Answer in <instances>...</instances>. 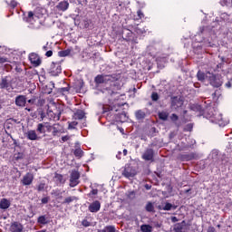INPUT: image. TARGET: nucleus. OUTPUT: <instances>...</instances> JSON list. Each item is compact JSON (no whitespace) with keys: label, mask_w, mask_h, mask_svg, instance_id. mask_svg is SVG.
<instances>
[{"label":"nucleus","mask_w":232,"mask_h":232,"mask_svg":"<svg viewBox=\"0 0 232 232\" xmlns=\"http://www.w3.org/2000/svg\"><path fill=\"white\" fill-rule=\"evenodd\" d=\"M226 23H229V14L222 13L220 14V21L218 20L217 22H213L211 26L199 27L198 32L192 38L194 53L198 55L199 53L206 52V49L213 48L215 45V39H217V30H220V24H226Z\"/></svg>","instance_id":"f257e3e1"},{"label":"nucleus","mask_w":232,"mask_h":232,"mask_svg":"<svg viewBox=\"0 0 232 232\" xmlns=\"http://www.w3.org/2000/svg\"><path fill=\"white\" fill-rule=\"evenodd\" d=\"M94 81L99 90L98 93H102L103 97L109 101L110 110H113V106L121 108L126 104L115 102V101H119V97H121L119 90L122 88V83L115 79V77L104 74L97 75Z\"/></svg>","instance_id":"f03ea898"},{"label":"nucleus","mask_w":232,"mask_h":232,"mask_svg":"<svg viewBox=\"0 0 232 232\" xmlns=\"http://www.w3.org/2000/svg\"><path fill=\"white\" fill-rule=\"evenodd\" d=\"M203 117L210 121L213 124H218L220 128H224V126L229 124V121L222 118V114L217 111V108L211 105V101L209 100L205 102Z\"/></svg>","instance_id":"7ed1b4c3"},{"label":"nucleus","mask_w":232,"mask_h":232,"mask_svg":"<svg viewBox=\"0 0 232 232\" xmlns=\"http://www.w3.org/2000/svg\"><path fill=\"white\" fill-rule=\"evenodd\" d=\"M43 12H44V9L37 7L34 11H29L27 14H24V21L28 23V28L32 30H39L41 28L43 24L41 19L44 15Z\"/></svg>","instance_id":"20e7f679"},{"label":"nucleus","mask_w":232,"mask_h":232,"mask_svg":"<svg viewBox=\"0 0 232 232\" xmlns=\"http://www.w3.org/2000/svg\"><path fill=\"white\" fill-rule=\"evenodd\" d=\"M208 82L214 88H220V86H222V84L224 83V79H222V76L218 74L215 75L210 72L208 76Z\"/></svg>","instance_id":"39448f33"},{"label":"nucleus","mask_w":232,"mask_h":232,"mask_svg":"<svg viewBox=\"0 0 232 232\" xmlns=\"http://www.w3.org/2000/svg\"><path fill=\"white\" fill-rule=\"evenodd\" d=\"M0 89L5 90L8 92L14 90V86L12 85V78H10V76L2 77L0 82Z\"/></svg>","instance_id":"423d86ee"},{"label":"nucleus","mask_w":232,"mask_h":232,"mask_svg":"<svg viewBox=\"0 0 232 232\" xmlns=\"http://www.w3.org/2000/svg\"><path fill=\"white\" fill-rule=\"evenodd\" d=\"M49 73L52 77H57L60 73H63V68L61 67V63L53 62L49 69Z\"/></svg>","instance_id":"0eeeda50"},{"label":"nucleus","mask_w":232,"mask_h":232,"mask_svg":"<svg viewBox=\"0 0 232 232\" xmlns=\"http://www.w3.org/2000/svg\"><path fill=\"white\" fill-rule=\"evenodd\" d=\"M80 179L81 173H79L76 169H72L70 175V188H75V186H79Z\"/></svg>","instance_id":"6e6552de"},{"label":"nucleus","mask_w":232,"mask_h":232,"mask_svg":"<svg viewBox=\"0 0 232 232\" xmlns=\"http://www.w3.org/2000/svg\"><path fill=\"white\" fill-rule=\"evenodd\" d=\"M170 110L171 111H177L179 108H182V105L184 104V102L179 96H173L170 99Z\"/></svg>","instance_id":"1a4fd4ad"},{"label":"nucleus","mask_w":232,"mask_h":232,"mask_svg":"<svg viewBox=\"0 0 232 232\" xmlns=\"http://www.w3.org/2000/svg\"><path fill=\"white\" fill-rule=\"evenodd\" d=\"M155 157V150L153 149H147L142 156L141 159L143 160H146V162H153Z\"/></svg>","instance_id":"9d476101"},{"label":"nucleus","mask_w":232,"mask_h":232,"mask_svg":"<svg viewBox=\"0 0 232 232\" xmlns=\"http://www.w3.org/2000/svg\"><path fill=\"white\" fill-rule=\"evenodd\" d=\"M47 117L49 121H53V122H57V121L61 120V111L55 109L54 111H48Z\"/></svg>","instance_id":"9b49d317"},{"label":"nucleus","mask_w":232,"mask_h":232,"mask_svg":"<svg viewBox=\"0 0 232 232\" xmlns=\"http://www.w3.org/2000/svg\"><path fill=\"white\" fill-rule=\"evenodd\" d=\"M122 175L126 179H133V177L137 175V170H135L133 167L126 166L124 170L122 171Z\"/></svg>","instance_id":"f8f14e48"},{"label":"nucleus","mask_w":232,"mask_h":232,"mask_svg":"<svg viewBox=\"0 0 232 232\" xmlns=\"http://www.w3.org/2000/svg\"><path fill=\"white\" fill-rule=\"evenodd\" d=\"M156 63L158 64V68H164L166 66V63H168V54H163L161 56L160 54H157Z\"/></svg>","instance_id":"ddd939ff"},{"label":"nucleus","mask_w":232,"mask_h":232,"mask_svg":"<svg viewBox=\"0 0 232 232\" xmlns=\"http://www.w3.org/2000/svg\"><path fill=\"white\" fill-rule=\"evenodd\" d=\"M133 24L124 25L122 34H126V41H131V36L133 35Z\"/></svg>","instance_id":"4468645a"},{"label":"nucleus","mask_w":232,"mask_h":232,"mask_svg":"<svg viewBox=\"0 0 232 232\" xmlns=\"http://www.w3.org/2000/svg\"><path fill=\"white\" fill-rule=\"evenodd\" d=\"M32 182H34V174L31 172H27L21 179L23 186H30Z\"/></svg>","instance_id":"2eb2a0df"},{"label":"nucleus","mask_w":232,"mask_h":232,"mask_svg":"<svg viewBox=\"0 0 232 232\" xmlns=\"http://www.w3.org/2000/svg\"><path fill=\"white\" fill-rule=\"evenodd\" d=\"M52 126L48 125V122H44V123H38L36 127V131L40 135H45L46 134V129L50 130Z\"/></svg>","instance_id":"dca6fc26"},{"label":"nucleus","mask_w":232,"mask_h":232,"mask_svg":"<svg viewBox=\"0 0 232 232\" xmlns=\"http://www.w3.org/2000/svg\"><path fill=\"white\" fill-rule=\"evenodd\" d=\"M88 209L91 213H99L101 211V201H93L89 205Z\"/></svg>","instance_id":"f3484780"},{"label":"nucleus","mask_w":232,"mask_h":232,"mask_svg":"<svg viewBox=\"0 0 232 232\" xmlns=\"http://www.w3.org/2000/svg\"><path fill=\"white\" fill-rule=\"evenodd\" d=\"M55 8L58 12H66V10L70 8V2H68V0H63L58 3Z\"/></svg>","instance_id":"a211bd4d"},{"label":"nucleus","mask_w":232,"mask_h":232,"mask_svg":"<svg viewBox=\"0 0 232 232\" xmlns=\"http://www.w3.org/2000/svg\"><path fill=\"white\" fill-rule=\"evenodd\" d=\"M218 59L220 60V63H214V65L211 66L213 72H222V69L224 68V63L226 62V58H224L223 56H218Z\"/></svg>","instance_id":"6ab92c4d"},{"label":"nucleus","mask_w":232,"mask_h":232,"mask_svg":"<svg viewBox=\"0 0 232 232\" xmlns=\"http://www.w3.org/2000/svg\"><path fill=\"white\" fill-rule=\"evenodd\" d=\"M209 75H211L210 72H204L202 71H198L197 72V79L198 81H200V82H204L207 79V81H209Z\"/></svg>","instance_id":"aec40b11"},{"label":"nucleus","mask_w":232,"mask_h":232,"mask_svg":"<svg viewBox=\"0 0 232 232\" xmlns=\"http://www.w3.org/2000/svg\"><path fill=\"white\" fill-rule=\"evenodd\" d=\"M29 61L34 66H39L41 64V58H39V55L35 53L29 54Z\"/></svg>","instance_id":"412c9836"},{"label":"nucleus","mask_w":232,"mask_h":232,"mask_svg":"<svg viewBox=\"0 0 232 232\" xmlns=\"http://www.w3.org/2000/svg\"><path fill=\"white\" fill-rule=\"evenodd\" d=\"M84 86V82L82 80H75L72 84V89L76 93L81 92V90H82V87Z\"/></svg>","instance_id":"4be33fe9"},{"label":"nucleus","mask_w":232,"mask_h":232,"mask_svg":"<svg viewBox=\"0 0 232 232\" xmlns=\"http://www.w3.org/2000/svg\"><path fill=\"white\" fill-rule=\"evenodd\" d=\"M15 104L16 106H19L21 108H23L24 106H26V96L24 95L16 96Z\"/></svg>","instance_id":"5701e85b"},{"label":"nucleus","mask_w":232,"mask_h":232,"mask_svg":"<svg viewBox=\"0 0 232 232\" xmlns=\"http://www.w3.org/2000/svg\"><path fill=\"white\" fill-rule=\"evenodd\" d=\"M25 137L28 139V140H39V136L37 135V132L34 130H30L25 133Z\"/></svg>","instance_id":"b1692460"},{"label":"nucleus","mask_w":232,"mask_h":232,"mask_svg":"<svg viewBox=\"0 0 232 232\" xmlns=\"http://www.w3.org/2000/svg\"><path fill=\"white\" fill-rule=\"evenodd\" d=\"M10 231L12 232H23V225L19 222L12 223L10 227Z\"/></svg>","instance_id":"393cba45"},{"label":"nucleus","mask_w":232,"mask_h":232,"mask_svg":"<svg viewBox=\"0 0 232 232\" xmlns=\"http://www.w3.org/2000/svg\"><path fill=\"white\" fill-rule=\"evenodd\" d=\"M184 227H186V221L183 220L180 223H177L174 225L173 232H184Z\"/></svg>","instance_id":"a878e982"},{"label":"nucleus","mask_w":232,"mask_h":232,"mask_svg":"<svg viewBox=\"0 0 232 232\" xmlns=\"http://www.w3.org/2000/svg\"><path fill=\"white\" fill-rule=\"evenodd\" d=\"M37 222L42 226H46L50 222V219H48V216L43 215L37 218Z\"/></svg>","instance_id":"bb28decb"},{"label":"nucleus","mask_w":232,"mask_h":232,"mask_svg":"<svg viewBox=\"0 0 232 232\" xmlns=\"http://www.w3.org/2000/svg\"><path fill=\"white\" fill-rule=\"evenodd\" d=\"M197 157V155L193 152L189 153V154H183L181 155V160L188 162L189 160H193V159H195Z\"/></svg>","instance_id":"cd10ccee"},{"label":"nucleus","mask_w":232,"mask_h":232,"mask_svg":"<svg viewBox=\"0 0 232 232\" xmlns=\"http://www.w3.org/2000/svg\"><path fill=\"white\" fill-rule=\"evenodd\" d=\"M84 117H85V113H84V111L82 110H77L73 114V118L78 121L84 119Z\"/></svg>","instance_id":"c85d7f7f"},{"label":"nucleus","mask_w":232,"mask_h":232,"mask_svg":"<svg viewBox=\"0 0 232 232\" xmlns=\"http://www.w3.org/2000/svg\"><path fill=\"white\" fill-rule=\"evenodd\" d=\"M10 208V200L2 198L0 200V209H8Z\"/></svg>","instance_id":"c756f323"},{"label":"nucleus","mask_w":232,"mask_h":232,"mask_svg":"<svg viewBox=\"0 0 232 232\" xmlns=\"http://www.w3.org/2000/svg\"><path fill=\"white\" fill-rule=\"evenodd\" d=\"M54 180L57 184H64L66 182V179L62 174H55Z\"/></svg>","instance_id":"7c9ffc66"},{"label":"nucleus","mask_w":232,"mask_h":232,"mask_svg":"<svg viewBox=\"0 0 232 232\" xmlns=\"http://www.w3.org/2000/svg\"><path fill=\"white\" fill-rule=\"evenodd\" d=\"M158 117L160 121H168V118L169 117V112L166 111H160L158 113Z\"/></svg>","instance_id":"2f4dec72"},{"label":"nucleus","mask_w":232,"mask_h":232,"mask_svg":"<svg viewBox=\"0 0 232 232\" xmlns=\"http://www.w3.org/2000/svg\"><path fill=\"white\" fill-rule=\"evenodd\" d=\"M141 232H153V227L151 225L143 224L140 226Z\"/></svg>","instance_id":"473e14b6"},{"label":"nucleus","mask_w":232,"mask_h":232,"mask_svg":"<svg viewBox=\"0 0 232 232\" xmlns=\"http://www.w3.org/2000/svg\"><path fill=\"white\" fill-rule=\"evenodd\" d=\"M145 209L148 213H155V206L151 202L147 203Z\"/></svg>","instance_id":"72a5a7b5"},{"label":"nucleus","mask_w":232,"mask_h":232,"mask_svg":"<svg viewBox=\"0 0 232 232\" xmlns=\"http://www.w3.org/2000/svg\"><path fill=\"white\" fill-rule=\"evenodd\" d=\"M208 159H211L213 161L217 160L218 159V150H213L208 155Z\"/></svg>","instance_id":"f704fd0d"},{"label":"nucleus","mask_w":232,"mask_h":232,"mask_svg":"<svg viewBox=\"0 0 232 232\" xmlns=\"http://www.w3.org/2000/svg\"><path fill=\"white\" fill-rule=\"evenodd\" d=\"M101 232H117L115 226H106L104 228L101 230Z\"/></svg>","instance_id":"c9c22d12"},{"label":"nucleus","mask_w":232,"mask_h":232,"mask_svg":"<svg viewBox=\"0 0 232 232\" xmlns=\"http://www.w3.org/2000/svg\"><path fill=\"white\" fill-rule=\"evenodd\" d=\"M70 53H72V50L67 49L64 51H60L58 53L59 57H68V55H70Z\"/></svg>","instance_id":"e433bc0d"},{"label":"nucleus","mask_w":232,"mask_h":232,"mask_svg":"<svg viewBox=\"0 0 232 232\" xmlns=\"http://www.w3.org/2000/svg\"><path fill=\"white\" fill-rule=\"evenodd\" d=\"M70 90H72V87L68 85L67 87H63L59 89L60 93H63V95H67V93H70Z\"/></svg>","instance_id":"4c0bfd02"},{"label":"nucleus","mask_w":232,"mask_h":232,"mask_svg":"<svg viewBox=\"0 0 232 232\" xmlns=\"http://www.w3.org/2000/svg\"><path fill=\"white\" fill-rule=\"evenodd\" d=\"M77 200V197L75 196H71V197H68L64 199L63 201V204H72V202Z\"/></svg>","instance_id":"58836bf2"},{"label":"nucleus","mask_w":232,"mask_h":232,"mask_svg":"<svg viewBox=\"0 0 232 232\" xmlns=\"http://www.w3.org/2000/svg\"><path fill=\"white\" fill-rule=\"evenodd\" d=\"M90 188H91L92 190L88 194V197H93V195H98L99 194V189L94 188L93 186H92V185L90 186Z\"/></svg>","instance_id":"ea45409f"},{"label":"nucleus","mask_w":232,"mask_h":232,"mask_svg":"<svg viewBox=\"0 0 232 232\" xmlns=\"http://www.w3.org/2000/svg\"><path fill=\"white\" fill-rule=\"evenodd\" d=\"M74 155H75V157L81 158V157H82V155H84V151H82V150H81V149H76L74 150Z\"/></svg>","instance_id":"a19ab883"},{"label":"nucleus","mask_w":232,"mask_h":232,"mask_svg":"<svg viewBox=\"0 0 232 232\" xmlns=\"http://www.w3.org/2000/svg\"><path fill=\"white\" fill-rule=\"evenodd\" d=\"M39 115L40 117L38 118V121L40 122H43V121H44V119H46V113L43 111H39Z\"/></svg>","instance_id":"79ce46f5"},{"label":"nucleus","mask_w":232,"mask_h":232,"mask_svg":"<svg viewBox=\"0 0 232 232\" xmlns=\"http://www.w3.org/2000/svg\"><path fill=\"white\" fill-rule=\"evenodd\" d=\"M150 98H151V101H153L154 102H157V101H159L160 99L159 93L155 92H152Z\"/></svg>","instance_id":"37998d69"},{"label":"nucleus","mask_w":232,"mask_h":232,"mask_svg":"<svg viewBox=\"0 0 232 232\" xmlns=\"http://www.w3.org/2000/svg\"><path fill=\"white\" fill-rule=\"evenodd\" d=\"M173 208V205L171 203H166L163 207V211H171V208Z\"/></svg>","instance_id":"c03bdc74"},{"label":"nucleus","mask_w":232,"mask_h":232,"mask_svg":"<svg viewBox=\"0 0 232 232\" xmlns=\"http://www.w3.org/2000/svg\"><path fill=\"white\" fill-rule=\"evenodd\" d=\"M79 123L77 121H72V122H69V127L68 129L69 130H75V128L77 127Z\"/></svg>","instance_id":"a18cd8bd"},{"label":"nucleus","mask_w":232,"mask_h":232,"mask_svg":"<svg viewBox=\"0 0 232 232\" xmlns=\"http://www.w3.org/2000/svg\"><path fill=\"white\" fill-rule=\"evenodd\" d=\"M22 159H24V154L18 152L14 155V160H22Z\"/></svg>","instance_id":"49530a36"},{"label":"nucleus","mask_w":232,"mask_h":232,"mask_svg":"<svg viewBox=\"0 0 232 232\" xmlns=\"http://www.w3.org/2000/svg\"><path fill=\"white\" fill-rule=\"evenodd\" d=\"M57 133H61V129L57 128L56 125L53 126V135L55 137V135H57Z\"/></svg>","instance_id":"de8ad7c7"},{"label":"nucleus","mask_w":232,"mask_h":232,"mask_svg":"<svg viewBox=\"0 0 232 232\" xmlns=\"http://www.w3.org/2000/svg\"><path fill=\"white\" fill-rule=\"evenodd\" d=\"M44 188H46V184L45 183H40L38 186H37V191H44Z\"/></svg>","instance_id":"09e8293b"},{"label":"nucleus","mask_w":232,"mask_h":232,"mask_svg":"<svg viewBox=\"0 0 232 232\" xmlns=\"http://www.w3.org/2000/svg\"><path fill=\"white\" fill-rule=\"evenodd\" d=\"M82 226H83V227H90V226H92V223L87 219H83L82 221Z\"/></svg>","instance_id":"8fccbe9b"},{"label":"nucleus","mask_w":232,"mask_h":232,"mask_svg":"<svg viewBox=\"0 0 232 232\" xmlns=\"http://www.w3.org/2000/svg\"><path fill=\"white\" fill-rule=\"evenodd\" d=\"M136 117H137L138 119H143V117H144V112H142L141 111H136Z\"/></svg>","instance_id":"3c124183"},{"label":"nucleus","mask_w":232,"mask_h":232,"mask_svg":"<svg viewBox=\"0 0 232 232\" xmlns=\"http://www.w3.org/2000/svg\"><path fill=\"white\" fill-rule=\"evenodd\" d=\"M185 131H191V130H193V124L188 123L185 126Z\"/></svg>","instance_id":"603ef678"},{"label":"nucleus","mask_w":232,"mask_h":232,"mask_svg":"<svg viewBox=\"0 0 232 232\" xmlns=\"http://www.w3.org/2000/svg\"><path fill=\"white\" fill-rule=\"evenodd\" d=\"M170 120L172 121V122H177V121H179V116L177 114L173 113L170 116Z\"/></svg>","instance_id":"864d4df0"},{"label":"nucleus","mask_w":232,"mask_h":232,"mask_svg":"<svg viewBox=\"0 0 232 232\" xmlns=\"http://www.w3.org/2000/svg\"><path fill=\"white\" fill-rule=\"evenodd\" d=\"M133 32H136V34H142V29H139L137 25H133Z\"/></svg>","instance_id":"5fc2aeb1"},{"label":"nucleus","mask_w":232,"mask_h":232,"mask_svg":"<svg viewBox=\"0 0 232 232\" xmlns=\"http://www.w3.org/2000/svg\"><path fill=\"white\" fill-rule=\"evenodd\" d=\"M5 63H8V58L0 56V64H5Z\"/></svg>","instance_id":"6e6d98bb"},{"label":"nucleus","mask_w":232,"mask_h":232,"mask_svg":"<svg viewBox=\"0 0 232 232\" xmlns=\"http://www.w3.org/2000/svg\"><path fill=\"white\" fill-rule=\"evenodd\" d=\"M50 202V198L45 197L42 198V204H48Z\"/></svg>","instance_id":"4d7b16f0"},{"label":"nucleus","mask_w":232,"mask_h":232,"mask_svg":"<svg viewBox=\"0 0 232 232\" xmlns=\"http://www.w3.org/2000/svg\"><path fill=\"white\" fill-rule=\"evenodd\" d=\"M149 53L152 56V57H155V54H153V53H151V50H153V46H149L147 48Z\"/></svg>","instance_id":"13d9d810"},{"label":"nucleus","mask_w":232,"mask_h":232,"mask_svg":"<svg viewBox=\"0 0 232 232\" xmlns=\"http://www.w3.org/2000/svg\"><path fill=\"white\" fill-rule=\"evenodd\" d=\"M137 14H138V17H139L140 19H142V17H144V13H142V11L139 10V11L137 12Z\"/></svg>","instance_id":"bf43d9fd"},{"label":"nucleus","mask_w":232,"mask_h":232,"mask_svg":"<svg viewBox=\"0 0 232 232\" xmlns=\"http://www.w3.org/2000/svg\"><path fill=\"white\" fill-rule=\"evenodd\" d=\"M46 57H52L53 55V52L52 50H49L45 53Z\"/></svg>","instance_id":"052dcab7"},{"label":"nucleus","mask_w":232,"mask_h":232,"mask_svg":"<svg viewBox=\"0 0 232 232\" xmlns=\"http://www.w3.org/2000/svg\"><path fill=\"white\" fill-rule=\"evenodd\" d=\"M154 227H156L157 229L162 227V224L159 223V222H154Z\"/></svg>","instance_id":"680f3d73"},{"label":"nucleus","mask_w":232,"mask_h":232,"mask_svg":"<svg viewBox=\"0 0 232 232\" xmlns=\"http://www.w3.org/2000/svg\"><path fill=\"white\" fill-rule=\"evenodd\" d=\"M11 6H12V8H15V6H17V2L15 0H12Z\"/></svg>","instance_id":"e2e57ef3"},{"label":"nucleus","mask_w":232,"mask_h":232,"mask_svg":"<svg viewBox=\"0 0 232 232\" xmlns=\"http://www.w3.org/2000/svg\"><path fill=\"white\" fill-rule=\"evenodd\" d=\"M77 1H78L79 5H86V3H88V0H77Z\"/></svg>","instance_id":"0e129e2a"},{"label":"nucleus","mask_w":232,"mask_h":232,"mask_svg":"<svg viewBox=\"0 0 232 232\" xmlns=\"http://www.w3.org/2000/svg\"><path fill=\"white\" fill-rule=\"evenodd\" d=\"M171 222H179V218L177 217H171Z\"/></svg>","instance_id":"69168bd1"},{"label":"nucleus","mask_w":232,"mask_h":232,"mask_svg":"<svg viewBox=\"0 0 232 232\" xmlns=\"http://www.w3.org/2000/svg\"><path fill=\"white\" fill-rule=\"evenodd\" d=\"M68 139H70L69 136H63V137H62L63 142H66V140H68Z\"/></svg>","instance_id":"338daca9"},{"label":"nucleus","mask_w":232,"mask_h":232,"mask_svg":"<svg viewBox=\"0 0 232 232\" xmlns=\"http://www.w3.org/2000/svg\"><path fill=\"white\" fill-rule=\"evenodd\" d=\"M121 155H122V152L119 151L118 154L116 155V158L121 160Z\"/></svg>","instance_id":"774afa93"}]
</instances>
